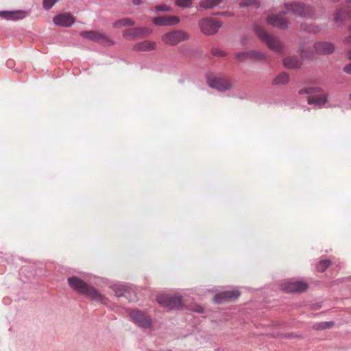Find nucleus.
<instances>
[{"label": "nucleus", "mask_w": 351, "mask_h": 351, "mask_svg": "<svg viewBox=\"0 0 351 351\" xmlns=\"http://www.w3.org/2000/svg\"><path fill=\"white\" fill-rule=\"evenodd\" d=\"M254 30L258 38L261 40L269 49L276 53L283 51V45L277 37L269 34L258 26H255Z\"/></svg>", "instance_id": "obj_1"}, {"label": "nucleus", "mask_w": 351, "mask_h": 351, "mask_svg": "<svg viewBox=\"0 0 351 351\" xmlns=\"http://www.w3.org/2000/svg\"><path fill=\"white\" fill-rule=\"evenodd\" d=\"M285 8L286 10L282 11L284 14H291L302 18H311L314 14L312 8L304 3H287L285 4Z\"/></svg>", "instance_id": "obj_2"}, {"label": "nucleus", "mask_w": 351, "mask_h": 351, "mask_svg": "<svg viewBox=\"0 0 351 351\" xmlns=\"http://www.w3.org/2000/svg\"><path fill=\"white\" fill-rule=\"evenodd\" d=\"M129 316L131 321L141 328L150 329L154 326L152 318L145 311L132 309L130 311Z\"/></svg>", "instance_id": "obj_3"}, {"label": "nucleus", "mask_w": 351, "mask_h": 351, "mask_svg": "<svg viewBox=\"0 0 351 351\" xmlns=\"http://www.w3.org/2000/svg\"><path fill=\"white\" fill-rule=\"evenodd\" d=\"M190 36L183 30H173L166 32L161 36L162 41L167 45L175 46L180 43L188 40Z\"/></svg>", "instance_id": "obj_4"}, {"label": "nucleus", "mask_w": 351, "mask_h": 351, "mask_svg": "<svg viewBox=\"0 0 351 351\" xmlns=\"http://www.w3.org/2000/svg\"><path fill=\"white\" fill-rule=\"evenodd\" d=\"M80 36L95 42L103 46H112L114 44V41L108 36L98 31H83L80 33Z\"/></svg>", "instance_id": "obj_5"}, {"label": "nucleus", "mask_w": 351, "mask_h": 351, "mask_svg": "<svg viewBox=\"0 0 351 351\" xmlns=\"http://www.w3.org/2000/svg\"><path fill=\"white\" fill-rule=\"evenodd\" d=\"M158 302L169 308H178L182 305V298L179 294H160L157 295Z\"/></svg>", "instance_id": "obj_6"}, {"label": "nucleus", "mask_w": 351, "mask_h": 351, "mask_svg": "<svg viewBox=\"0 0 351 351\" xmlns=\"http://www.w3.org/2000/svg\"><path fill=\"white\" fill-rule=\"evenodd\" d=\"M207 83L210 88L219 92H224L232 88V83L228 79L212 75L207 77Z\"/></svg>", "instance_id": "obj_7"}, {"label": "nucleus", "mask_w": 351, "mask_h": 351, "mask_svg": "<svg viewBox=\"0 0 351 351\" xmlns=\"http://www.w3.org/2000/svg\"><path fill=\"white\" fill-rule=\"evenodd\" d=\"M221 24L211 18H204L199 21V27L202 32L207 36L215 34Z\"/></svg>", "instance_id": "obj_8"}, {"label": "nucleus", "mask_w": 351, "mask_h": 351, "mask_svg": "<svg viewBox=\"0 0 351 351\" xmlns=\"http://www.w3.org/2000/svg\"><path fill=\"white\" fill-rule=\"evenodd\" d=\"M308 285L304 280L291 279L283 285V289L288 293H300L305 291Z\"/></svg>", "instance_id": "obj_9"}, {"label": "nucleus", "mask_w": 351, "mask_h": 351, "mask_svg": "<svg viewBox=\"0 0 351 351\" xmlns=\"http://www.w3.org/2000/svg\"><path fill=\"white\" fill-rule=\"evenodd\" d=\"M152 33V29L149 27H138L128 29L124 31L123 36L129 40H135L138 38H145Z\"/></svg>", "instance_id": "obj_10"}, {"label": "nucleus", "mask_w": 351, "mask_h": 351, "mask_svg": "<svg viewBox=\"0 0 351 351\" xmlns=\"http://www.w3.org/2000/svg\"><path fill=\"white\" fill-rule=\"evenodd\" d=\"M83 295L97 303L107 304L108 298L90 285H88Z\"/></svg>", "instance_id": "obj_11"}, {"label": "nucleus", "mask_w": 351, "mask_h": 351, "mask_svg": "<svg viewBox=\"0 0 351 351\" xmlns=\"http://www.w3.org/2000/svg\"><path fill=\"white\" fill-rule=\"evenodd\" d=\"M240 292L238 290H228L217 293L213 298L215 303L221 304L238 298Z\"/></svg>", "instance_id": "obj_12"}, {"label": "nucleus", "mask_w": 351, "mask_h": 351, "mask_svg": "<svg viewBox=\"0 0 351 351\" xmlns=\"http://www.w3.org/2000/svg\"><path fill=\"white\" fill-rule=\"evenodd\" d=\"M69 287L75 291L84 295L89 284L77 276H71L67 279Z\"/></svg>", "instance_id": "obj_13"}, {"label": "nucleus", "mask_w": 351, "mask_h": 351, "mask_svg": "<svg viewBox=\"0 0 351 351\" xmlns=\"http://www.w3.org/2000/svg\"><path fill=\"white\" fill-rule=\"evenodd\" d=\"M283 15L285 14L281 12L278 15L269 16L267 18V22L269 25L275 27L287 29L289 27L290 23L283 17Z\"/></svg>", "instance_id": "obj_14"}, {"label": "nucleus", "mask_w": 351, "mask_h": 351, "mask_svg": "<svg viewBox=\"0 0 351 351\" xmlns=\"http://www.w3.org/2000/svg\"><path fill=\"white\" fill-rule=\"evenodd\" d=\"M180 22V19L176 16H162L153 19V23L156 26H173Z\"/></svg>", "instance_id": "obj_15"}, {"label": "nucleus", "mask_w": 351, "mask_h": 351, "mask_svg": "<svg viewBox=\"0 0 351 351\" xmlns=\"http://www.w3.org/2000/svg\"><path fill=\"white\" fill-rule=\"evenodd\" d=\"M53 21L56 25L68 27L74 23L75 19L70 14L63 13L55 16Z\"/></svg>", "instance_id": "obj_16"}, {"label": "nucleus", "mask_w": 351, "mask_h": 351, "mask_svg": "<svg viewBox=\"0 0 351 351\" xmlns=\"http://www.w3.org/2000/svg\"><path fill=\"white\" fill-rule=\"evenodd\" d=\"M27 12L23 10L0 11V16L6 20L16 21L24 19Z\"/></svg>", "instance_id": "obj_17"}, {"label": "nucleus", "mask_w": 351, "mask_h": 351, "mask_svg": "<svg viewBox=\"0 0 351 351\" xmlns=\"http://www.w3.org/2000/svg\"><path fill=\"white\" fill-rule=\"evenodd\" d=\"M314 49L319 54H330L335 50V46L329 42H317L314 44Z\"/></svg>", "instance_id": "obj_18"}, {"label": "nucleus", "mask_w": 351, "mask_h": 351, "mask_svg": "<svg viewBox=\"0 0 351 351\" xmlns=\"http://www.w3.org/2000/svg\"><path fill=\"white\" fill-rule=\"evenodd\" d=\"M283 65L289 69H296L301 66L302 60L296 56H288L283 59Z\"/></svg>", "instance_id": "obj_19"}, {"label": "nucleus", "mask_w": 351, "mask_h": 351, "mask_svg": "<svg viewBox=\"0 0 351 351\" xmlns=\"http://www.w3.org/2000/svg\"><path fill=\"white\" fill-rule=\"evenodd\" d=\"M156 44L154 41L144 40L135 44L133 47L134 51H149L156 49Z\"/></svg>", "instance_id": "obj_20"}, {"label": "nucleus", "mask_w": 351, "mask_h": 351, "mask_svg": "<svg viewBox=\"0 0 351 351\" xmlns=\"http://www.w3.org/2000/svg\"><path fill=\"white\" fill-rule=\"evenodd\" d=\"M326 96L324 95H312L308 97L307 101L309 105H313L316 108H322L326 103Z\"/></svg>", "instance_id": "obj_21"}, {"label": "nucleus", "mask_w": 351, "mask_h": 351, "mask_svg": "<svg viewBox=\"0 0 351 351\" xmlns=\"http://www.w3.org/2000/svg\"><path fill=\"white\" fill-rule=\"evenodd\" d=\"M110 287L114 292L117 297L125 296L128 291L127 286L119 283L112 285Z\"/></svg>", "instance_id": "obj_22"}, {"label": "nucleus", "mask_w": 351, "mask_h": 351, "mask_svg": "<svg viewBox=\"0 0 351 351\" xmlns=\"http://www.w3.org/2000/svg\"><path fill=\"white\" fill-rule=\"evenodd\" d=\"M223 0H202L199 3V8L202 10L212 9L219 5Z\"/></svg>", "instance_id": "obj_23"}, {"label": "nucleus", "mask_w": 351, "mask_h": 351, "mask_svg": "<svg viewBox=\"0 0 351 351\" xmlns=\"http://www.w3.org/2000/svg\"><path fill=\"white\" fill-rule=\"evenodd\" d=\"M134 25L135 22L130 18H123L121 19L117 20L112 24L114 28H120L122 27L127 26H134Z\"/></svg>", "instance_id": "obj_24"}, {"label": "nucleus", "mask_w": 351, "mask_h": 351, "mask_svg": "<svg viewBox=\"0 0 351 351\" xmlns=\"http://www.w3.org/2000/svg\"><path fill=\"white\" fill-rule=\"evenodd\" d=\"M289 82V75L286 72H282L277 75L273 80L274 85L285 84Z\"/></svg>", "instance_id": "obj_25"}, {"label": "nucleus", "mask_w": 351, "mask_h": 351, "mask_svg": "<svg viewBox=\"0 0 351 351\" xmlns=\"http://www.w3.org/2000/svg\"><path fill=\"white\" fill-rule=\"evenodd\" d=\"M249 58L255 60H261L266 58L264 53L261 51L253 50L248 51Z\"/></svg>", "instance_id": "obj_26"}, {"label": "nucleus", "mask_w": 351, "mask_h": 351, "mask_svg": "<svg viewBox=\"0 0 351 351\" xmlns=\"http://www.w3.org/2000/svg\"><path fill=\"white\" fill-rule=\"evenodd\" d=\"M320 88L315 86L304 87L299 90L300 95H311L319 92Z\"/></svg>", "instance_id": "obj_27"}, {"label": "nucleus", "mask_w": 351, "mask_h": 351, "mask_svg": "<svg viewBox=\"0 0 351 351\" xmlns=\"http://www.w3.org/2000/svg\"><path fill=\"white\" fill-rule=\"evenodd\" d=\"M334 324L333 322H322L314 325V328L316 330H325L331 328Z\"/></svg>", "instance_id": "obj_28"}, {"label": "nucleus", "mask_w": 351, "mask_h": 351, "mask_svg": "<svg viewBox=\"0 0 351 351\" xmlns=\"http://www.w3.org/2000/svg\"><path fill=\"white\" fill-rule=\"evenodd\" d=\"M330 265V261L328 259L320 261L317 265V269L321 272L324 271Z\"/></svg>", "instance_id": "obj_29"}, {"label": "nucleus", "mask_w": 351, "mask_h": 351, "mask_svg": "<svg viewBox=\"0 0 351 351\" xmlns=\"http://www.w3.org/2000/svg\"><path fill=\"white\" fill-rule=\"evenodd\" d=\"M345 16V11L343 9L338 10L334 16V21L336 23H341Z\"/></svg>", "instance_id": "obj_30"}, {"label": "nucleus", "mask_w": 351, "mask_h": 351, "mask_svg": "<svg viewBox=\"0 0 351 351\" xmlns=\"http://www.w3.org/2000/svg\"><path fill=\"white\" fill-rule=\"evenodd\" d=\"M193 0H176V5L179 8H189L191 6Z\"/></svg>", "instance_id": "obj_31"}, {"label": "nucleus", "mask_w": 351, "mask_h": 351, "mask_svg": "<svg viewBox=\"0 0 351 351\" xmlns=\"http://www.w3.org/2000/svg\"><path fill=\"white\" fill-rule=\"evenodd\" d=\"M154 10L157 12H170L171 11V8L165 4H160L156 5Z\"/></svg>", "instance_id": "obj_32"}, {"label": "nucleus", "mask_w": 351, "mask_h": 351, "mask_svg": "<svg viewBox=\"0 0 351 351\" xmlns=\"http://www.w3.org/2000/svg\"><path fill=\"white\" fill-rule=\"evenodd\" d=\"M57 2V0H43V8L45 10H49Z\"/></svg>", "instance_id": "obj_33"}, {"label": "nucleus", "mask_w": 351, "mask_h": 351, "mask_svg": "<svg viewBox=\"0 0 351 351\" xmlns=\"http://www.w3.org/2000/svg\"><path fill=\"white\" fill-rule=\"evenodd\" d=\"M253 5L257 7L258 6V2L257 0H249L241 3V7H247Z\"/></svg>", "instance_id": "obj_34"}, {"label": "nucleus", "mask_w": 351, "mask_h": 351, "mask_svg": "<svg viewBox=\"0 0 351 351\" xmlns=\"http://www.w3.org/2000/svg\"><path fill=\"white\" fill-rule=\"evenodd\" d=\"M212 53L215 56H225L226 53L224 51H221L219 49L214 48L212 49Z\"/></svg>", "instance_id": "obj_35"}, {"label": "nucleus", "mask_w": 351, "mask_h": 351, "mask_svg": "<svg viewBox=\"0 0 351 351\" xmlns=\"http://www.w3.org/2000/svg\"><path fill=\"white\" fill-rule=\"evenodd\" d=\"M235 57L238 59H243L249 58L248 51L247 52H239L235 54Z\"/></svg>", "instance_id": "obj_36"}, {"label": "nucleus", "mask_w": 351, "mask_h": 351, "mask_svg": "<svg viewBox=\"0 0 351 351\" xmlns=\"http://www.w3.org/2000/svg\"><path fill=\"white\" fill-rule=\"evenodd\" d=\"M191 310L194 312H197L198 313H204V308L200 305H195L192 307Z\"/></svg>", "instance_id": "obj_37"}, {"label": "nucleus", "mask_w": 351, "mask_h": 351, "mask_svg": "<svg viewBox=\"0 0 351 351\" xmlns=\"http://www.w3.org/2000/svg\"><path fill=\"white\" fill-rule=\"evenodd\" d=\"M249 40H250V36H248L247 35H244L241 38V43L243 45H245L249 43Z\"/></svg>", "instance_id": "obj_38"}, {"label": "nucleus", "mask_w": 351, "mask_h": 351, "mask_svg": "<svg viewBox=\"0 0 351 351\" xmlns=\"http://www.w3.org/2000/svg\"><path fill=\"white\" fill-rule=\"evenodd\" d=\"M320 30H321V29L319 27H317V26H311L308 29V31L310 32H312V33H314V34H316V33L319 32Z\"/></svg>", "instance_id": "obj_39"}, {"label": "nucleus", "mask_w": 351, "mask_h": 351, "mask_svg": "<svg viewBox=\"0 0 351 351\" xmlns=\"http://www.w3.org/2000/svg\"><path fill=\"white\" fill-rule=\"evenodd\" d=\"M343 71L351 75V62L343 67Z\"/></svg>", "instance_id": "obj_40"}, {"label": "nucleus", "mask_w": 351, "mask_h": 351, "mask_svg": "<svg viewBox=\"0 0 351 351\" xmlns=\"http://www.w3.org/2000/svg\"><path fill=\"white\" fill-rule=\"evenodd\" d=\"M343 43L346 45H351V34L346 36L344 40Z\"/></svg>", "instance_id": "obj_41"}, {"label": "nucleus", "mask_w": 351, "mask_h": 351, "mask_svg": "<svg viewBox=\"0 0 351 351\" xmlns=\"http://www.w3.org/2000/svg\"><path fill=\"white\" fill-rule=\"evenodd\" d=\"M132 3L135 5H141L143 3V0H132Z\"/></svg>", "instance_id": "obj_42"}, {"label": "nucleus", "mask_w": 351, "mask_h": 351, "mask_svg": "<svg viewBox=\"0 0 351 351\" xmlns=\"http://www.w3.org/2000/svg\"><path fill=\"white\" fill-rule=\"evenodd\" d=\"M347 57L351 59V49L347 52Z\"/></svg>", "instance_id": "obj_43"}, {"label": "nucleus", "mask_w": 351, "mask_h": 351, "mask_svg": "<svg viewBox=\"0 0 351 351\" xmlns=\"http://www.w3.org/2000/svg\"><path fill=\"white\" fill-rule=\"evenodd\" d=\"M348 15H349V17L351 18V10L349 12Z\"/></svg>", "instance_id": "obj_44"}, {"label": "nucleus", "mask_w": 351, "mask_h": 351, "mask_svg": "<svg viewBox=\"0 0 351 351\" xmlns=\"http://www.w3.org/2000/svg\"><path fill=\"white\" fill-rule=\"evenodd\" d=\"M348 30L351 32V25L348 27Z\"/></svg>", "instance_id": "obj_45"}, {"label": "nucleus", "mask_w": 351, "mask_h": 351, "mask_svg": "<svg viewBox=\"0 0 351 351\" xmlns=\"http://www.w3.org/2000/svg\"><path fill=\"white\" fill-rule=\"evenodd\" d=\"M221 14V15H226V14H227V13H226V12H222Z\"/></svg>", "instance_id": "obj_46"}, {"label": "nucleus", "mask_w": 351, "mask_h": 351, "mask_svg": "<svg viewBox=\"0 0 351 351\" xmlns=\"http://www.w3.org/2000/svg\"><path fill=\"white\" fill-rule=\"evenodd\" d=\"M350 100L351 101V94L350 95Z\"/></svg>", "instance_id": "obj_47"}, {"label": "nucleus", "mask_w": 351, "mask_h": 351, "mask_svg": "<svg viewBox=\"0 0 351 351\" xmlns=\"http://www.w3.org/2000/svg\"><path fill=\"white\" fill-rule=\"evenodd\" d=\"M347 1H348V2H350V1H351V0H347Z\"/></svg>", "instance_id": "obj_48"}]
</instances>
